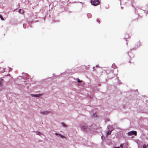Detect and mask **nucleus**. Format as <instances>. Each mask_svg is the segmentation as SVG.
Instances as JSON below:
<instances>
[{
  "mask_svg": "<svg viewBox=\"0 0 148 148\" xmlns=\"http://www.w3.org/2000/svg\"><path fill=\"white\" fill-rule=\"evenodd\" d=\"M91 3L94 5H97L99 3V0H91Z\"/></svg>",
  "mask_w": 148,
  "mask_h": 148,
  "instance_id": "f257e3e1",
  "label": "nucleus"
},
{
  "mask_svg": "<svg viewBox=\"0 0 148 148\" xmlns=\"http://www.w3.org/2000/svg\"><path fill=\"white\" fill-rule=\"evenodd\" d=\"M88 126L86 125H81L80 126V127L82 130L86 132L87 130H88Z\"/></svg>",
  "mask_w": 148,
  "mask_h": 148,
  "instance_id": "f03ea898",
  "label": "nucleus"
},
{
  "mask_svg": "<svg viewBox=\"0 0 148 148\" xmlns=\"http://www.w3.org/2000/svg\"><path fill=\"white\" fill-rule=\"evenodd\" d=\"M128 134L129 135H134L135 136H136L137 132L135 131H131L130 132H129Z\"/></svg>",
  "mask_w": 148,
  "mask_h": 148,
  "instance_id": "7ed1b4c3",
  "label": "nucleus"
},
{
  "mask_svg": "<svg viewBox=\"0 0 148 148\" xmlns=\"http://www.w3.org/2000/svg\"><path fill=\"white\" fill-rule=\"evenodd\" d=\"M49 113V112L47 111H44V112H41L40 113L42 114H48V113Z\"/></svg>",
  "mask_w": 148,
  "mask_h": 148,
  "instance_id": "20e7f679",
  "label": "nucleus"
},
{
  "mask_svg": "<svg viewBox=\"0 0 148 148\" xmlns=\"http://www.w3.org/2000/svg\"><path fill=\"white\" fill-rule=\"evenodd\" d=\"M111 131H110V130H108V131L107 132V135L108 136V135L111 134Z\"/></svg>",
  "mask_w": 148,
  "mask_h": 148,
  "instance_id": "39448f33",
  "label": "nucleus"
},
{
  "mask_svg": "<svg viewBox=\"0 0 148 148\" xmlns=\"http://www.w3.org/2000/svg\"><path fill=\"white\" fill-rule=\"evenodd\" d=\"M18 12L22 14H23L24 12L23 10H22L21 9H19V10L18 11Z\"/></svg>",
  "mask_w": 148,
  "mask_h": 148,
  "instance_id": "423d86ee",
  "label": "nucleus"
},
{
  "mask_svg": "<svg viewBox=\"0 0 148 148\" xmlns=\"http://www.w3.org/2000/svg\"><path fill=\"white\" fill-rule=\"evenodd\" d=\"M3 79H1L0 80V86L3 83Z\"/></svg>",
  "mask_w": 148,
  "mask_h": 148,
  "instance_id": "0eeeda50",
  "label": "nucleus"
},
{
  "mask_svg": "<svg viewBox=\"0 0 148 148\" xmlns=\"http://www.w3.org/2000/svg\"><path fill=\"white\" fill-rule=\"evenodd\" d=\"M0 18L2 20H3V21L4 20V19L3 17L2 16V15H0Z\"/></svg>",
  "mask_w": 148,
  "mask_h": 148,
  "instance_id": "6e6552de",
  "label": "nucleus"
},
{
  "mask_svg": "<svg viewBox=\"0 0 148 148\" xmlns=\"http://www.w3.org/2000/svg\"><path fill=\"white\" fill-rule=\"evenodd\" d=\"M97 115L96 114H93V117L95 118V117H97Z\"/></svg>",
  "mask_w": 148,
  "mask_h": 148,
  "instance_id": "1a4fd4ad",
  "label": "nucleus"
},
{
  "mask_svg": "<svg viewBox=\"0 0 148 148\" xmlns=\"http://www.w3.org/2000/svg\"><path fill=\"white\" fill-rule=\"evenodd\" d=\"M128 144L127 143H126L125 145V146L126 148H127L128 147Z\"/></svg>",
  "mask_w": 148,
  "mask_h": 148,
  "instance_id": "9d476101",
  "label": "nucleus"
},
{
  "mask_svg": "<svg viewBox=\"0 0 148 148\" xmlns=\"http://www.w3.org/2000/svg\"><path fill=\"white\" fill-rule=\"evenodd\" d=\"M59 135L62 138H64V136L63 135H61L60 134H59Z\"/></svg>",
  "mask_w": 148,
  "mask_h": 148,
  "instance_id": "9b49d317",
  "label": "nucleus"
},
{
  "mask_svg": "<svg viewBox=\"0 0 148 148\" xmlns=\"http://www.w3.org/2000/svg\"><path fill=\"white\" fill-rule=\"evenodd\" d=\"M77 81L78 82H82V81L80 80L78 78H77Z\"/></svg>",
  "mask_w": 148,
  "mask_h": 148,
  "instance_id": "f8f14e48",
  "label": "nucleus"
},
{
  "mask_svg": "<svg viewBox=\"0 0 148 148\" xmlns=\"http://www.w3.org/2000/svg\"><path fill=\"white\" fill-rule=\"evenodd\" d=\"M123 145H124V144H121L120 145V147L122 148L123 147Z\"/></svg>",
  "mask_w": 148,
  "mask_h": 148,
  "instance_id": "ddd939ff",
  "label": "nucleus"
},
{
  "mask_svg": "<svg viewBox=\"0 0 148 148\" xmlns=\"http://www.w3.org/2000/svg\"><path fill=\"white\" fill-rule=\"evenodd\" d=\"M62 124L63 125V126H64V127H66V125H65V123H62Z\"/></svg>",
  "mask_w": 148,
  "mask_h": 148,
  "instance_id": "4468645a",
  "label": "nucleus"
},
{
  "mask_svg": "<svg viewBox=\"0 0 148 148\" xmlns=\"http://www.w3.org/2000/svg\"><path fill=\"white\" fill-rule=\"evenodd\" d=\"M33 95L35 97H38L39 96V95Z\"/></svg>",
  "mask_w": 148,
  "mask_h": 148,
  "instance_id": "2eb2a0df",
  "label": "nucleus"
},
{
  "mask_svg": "<svg viewBox=\"0 0 148 148\" xmlns=\"http://www.w3.org/2000/svg\"><path fill=\"white\" fill-rule=\"evenodd\" d=\"M37 134L38 135H40L41 134V133H40V132H37Z\"/></svg>",
  "mask_w": 148,
  "mask_h": 148,
  "instance_id": "dca6fc26",
  "label": "nucleus"
},
{
  "mask_svg": "<svg viewBox=\"0 0 148 148\" xmlns=\"http://www.w3.org/2000/svg\"><path fill=\"white\" fill-rule=\"evenodd\" d=\"M143 148H147L146 146L145 145H143Z\"/></svg>",
  "mask_w": 148,
  "mask_h": 148,
  "instance_id": "f3484780",
  "label": "nucleus"
},
{
  "mask_svg": "<svg viewBox=\"0 0 148 148\" xmlns=\"http://www.w3.org/2000/svg\"><path fill=\"white\" fill-rule=\"evenodd\" d=\"M97 21L99 23L100 22V20L99 19H98L97 20Z\"/></svg>",
  "mask_w": 148,
  "mask_h": 148,
  "instance_id": "a211bd4d",
  "label": "nucleus"
},
{
  "mask_svg": "<svg viewBox=\"0 0 148 148\" xmlns=\"http://www.w3.org/2000/svg\"><path fill=\"white\" fill-rule=\"evenodd\" d=\"M59 134H58V133H56V134H56V135H59Z\"/></svg>",
  "mask_w": 148,
  "mask_h": 148,
  "instance_id": "6ab92c4d",
  "label": "nucleus"
},
{
  "mask_svg": "<svg viewBox=\"0 0 148 148\" xmlns=\"http://www.w3.org/2000/svg\"><path fill=\"white\" fill-rule=\"evenodd\" d=\"M114 148H119V147H115Z\"/></svg>",
  "mask_w": 148,
  "mask_h": 148,
  "instance_id": "aec40b11",
  "label": "nucleus"
},
{
  "mask_svg": "<svg viewBox=\"0 0 148 148\" xmlns=\"http://www.w3.org/2000/svg\"><path fill=\"white\" fill-rule=\"evenodd\" d=\"M147 147H148V144L147 145Z\"/></svg>",
  "mask_w": 148,
  "mask_h": 148,
  "instance_id": "412c9836",
  "label": "nucleus"
},
{
  "mask_svg": "<svg viewBox=\"0 0 148 148\" xmlns=\"http://www.w3.org/2000/svg\"><path fill=\"white\" fill-rule=\"evenodd\" d=\"M94 68H95V67H93V69H94Z\"/></svg>",
  "mask_w": 148,
  "mask_h": 148,
  "instance_id": "4be33fe9",
  "label": "nucleus"
}]
</instances>
